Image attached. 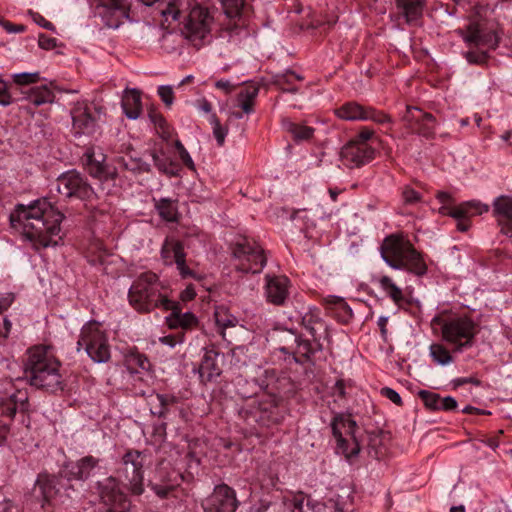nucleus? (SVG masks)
I'll list each match as a JSON object with an SVG mask.
<instances>
[{"label": "nucleus", "mask_w": 512, "mask_h": 512, "mask_svg": "<svg viewBox=\"0 0 512 512\" xmlns=\"http://www.w3.org/2000/svg\"><path fill=\"white\" fill-rule=\"evenodd\" d=\"M64 214L46 199H37L29 205L18 204L10 214L11 226L22 229V233L35 249L56 246L54 237L60 233Z\"/></svg>", "instance_id": "f257e3e1"}, {"label": "nucleus", "mask_w": 512, "mask_h": 512, "mask_svg": "<svg viewBox=\"0 0 512 512\" xmlns=\"http://www.w3.org/2000/svg\"><path fill=\"white\" fill-rule=\"evenodd\" d=\"M148 460L146 451L128 450L117 468V478L108 477L98 482L99 496L108 512H130V502L119 487V480L134 495L144 492L143 468Z\"/></svg>", "instance_id": "f03ea898"}, {"label": "nucleus", "mask_w": 512, "mask_h": 512, "mask_svg": "<svg viewBox=\"0 0 512 512\" xmlns=\"http://www.w3.org/2000/svg\"><path fill=\"white\" fill-rule=\"evenodd\" d=\"M24 362V373L29 384L48 392L64 389V380L60 373L61 363L55 357L49 345H36L28 349Z\"/></svg>", "instance_id": "7ed1b4c3"}, {"label": "nucleus", "mask_w": 512, "mask_h": 512, "mask_svg": "<svg viewBox=\"0 0 512 512\" xmlns=\"http://www.w3.org/2000/svg\"><path fill=\"white\" fill-rule=\"evenodd\" d=\"M128 300L141 313H150L155 309L169 311L172 307L168 287L151 271L141 273L133 281L128 291Z\"/></svg>", "instance_id": "20e7f679"}, {"label": "nucleus", "mask_w": 512, "mask_h": 512, "mask_svg": "<svg viewBox=\"0 0 512 512\" xmlns=\"http://www.w3.org/2000/svg\"><path fill=\"white\" fill-rule=\"evenodd\" d=\"M382 259L393 269L407 270L417 276L427 272V265L412 243L401 235L387 236L380 247Z\"/></svg>", "instance_id": "39448f33"}, {"label": "nucleus", "mask_w": 512, "mask_h": 512, "mask_svg": "<svg viewBox=\"0 0 512 512\" xmlns=\"http://www.w3.org/2000/svg\"><path fill=\"white\" fill-rule=\"evenodd\" d=\"M441 325L443 339L454 346V352H462L474 344L478 325L469 317H450L445 320L435 319Z\"/></svg>", "instance_id": "423d86ee"}, {"label": "nucleus", "mask_w": 512, "mask_h": 512, "mask_svg": "<svg viewBox=\"0 0 512 512\" xmlns=\"http://www.w3.org/2000/svg\"><path fill=\"white\" fill-rule=\"evenodd\" d=\"M356 428L355 420L344 414H336L331 422L332 434L337 442L336 453L343 455L350 463L361 449Z\"/></svg>", "instance_id": "0eeeda50"}, {"label": "nucleus", "mask_w": 512, "mask_h": 512, "mask_svg": "<svg viewBox=\"0 0 512 512\" xmlns=\"http://www.w3.org/2000/svg\"><path fill=\"white\" fill-rule=\"evenodd\" d=\"M80 348H84L95 363H106L111 357L107 336L96 322L82 327L77 341V350Z\"/></svg>", "instance_id": "6e6552de"}, {"label": "nucleus", "mask_w": 512, "mask_h": 512, "mask_svg": "<svg viewBox=\"0 0 512 512\" xmlns=\"http://www.w3.org/2000/svg\"><path fill=\"white\" fill-rule=\"evenodd\" d=\"M231 249L238 271L260 273L266 265L267 258L264 250L253 240L244 237L233 244Z\"/></svg>", "instance_id": "1a4fd4ad"}, {"label": "nucleus", "mask_w": 512, "mask_h": 512, "mask_svg": "<svg viewBox=\"0 0 512 512\" xmlns=\"http://www.w3.org/2000/svg\"><path fill=\"white\" fill-rule=\"evenodd\" d=\"M57 191L66 198H77L92 202L97 195L87 179L78 171L70 170L62 173L56 180Z\"/></svg>", "instance_id": "9d476101"}, {"label": "nucleus", "mask_w": 512, "mask_h": 512, "mask_svg": "<svg viewBox=\"0 0 512 512\" xmlns=\"http://www.w3.org/2000/svg\"><path fill=\"white\" fill-rule=\"evenodd\" d=\"M402 121L405 123V127L413 134L426 139H433L435 137V117L431 113L422 111L419 107L407 106L402 116Z\"/></svg>", "instance_id": "9b49d317"}, {"label": "nucleus", "mask_w": 512, "mask_h": 512, "mask_svg": "<svg viewBox=\"0 0 512 512\" xmlns=\"http://www.w3.org/2000/svg\"><path fill=\"white\" fill-rule=\"evenodd\" d=\"M211 16L207 8L195 5L191 8L184 25L186 38L198 45L209 33Z\"/></svg>", "instance_id": "f8f14e48"}, {"label": "nucleus", "mask_w": 512, "mask_h": 512, "mask_svg": "<svg viewBox=\"0 0 512 512\" xmlns=\"http://www.w3.org/2000/svg\"><path fill=\"white\" fill-rule=\"evenodd\" d=\"M238 500L234 489L226 484L217 485L202 503L205 512H235Z\"/></svg>", "instance_id": "ddd939ff"}, {"label": "nucleus", "mask_w": 512, "mask_h": 512, "mask_svg": "<svg viewBox=\"0 0 512 512\" xmlns=\"http://www.w3.org/2000/svg\"><path fill=\"white\" fill-rule=\"evenodd\" d=\"M161 257L165 265L176 264L182 278H198L196 273L186 265V253L182 242L167 239L162 245Z\"/></svg>", "instance_id": "4468645a"}, {"label": "nucleus", "mask_w": 512, "mask_h": 512, "mask_svg": "<svg viewBox=\"0 0 512 512\" xmlns=\"http://www.w3.org/2000/svg\"><path fill=\"white\" fill-rule=\"evenodd\" d=\"M99 114L100 109L91 107L85 102H77L71 110L75 134H92L95 131Z\"/></svg>", "instance_id": "2eb2a0df"}, {"label": "nucleus", "mask_w": 512, "mask_h": 512, "mask_svg": "<svg viewBox=\"0 0 512 512\" xmlns=\"http://www.w3.org/2000/svg\"><path fill=\"white\" fill-rule=\"evenodd\" d=\"M375 150L369 144L349 141L340 151V158L348 168H359L373 160Z\"/></svg>", "instance_id": "dca6fc26"}, {"label": "nucleus", "mask_w": 512, "mask_h": 512, "mask_svg": "<svg viewBox=\"0 0 512 512\" xmlns=\"http://www.w3.org/2000/svg\"><path fill=\"white\" fill-rule=\"evenodd\" d=\"M64 486V479L60 476L48 473H40L35 481L32 494L44 508L50 504L52 499L59 493Z\"/></svg>", "instance_id": "f3484780"}, {"label": "nucleus", "mask_w": 512, "mask_h": 512, "mask_svg": "<svg viewBox=\"0 0 512 512\" xmlns=\"http://www.w3.org/2000/svg\"><path fill=\"white\" fill-rule=\"evenodd\" d=\"M492 216L495 218L500 232L512 237V197L501 195L492 203Z\"/></svg>", "instance_id": "a211bd4d"}, {"label": "nucleus", "mask_w": 512, "mask_h": 512, "mask_svg": "<svg viewBox=\"0 0 512 512\" xmlns=\"http://www.w3.org/2000/svg\"><path fill=\"white\" fill-rule=\"evenodd\" d=\"M97 8L106 26L110 28H118L123 19L128 17L127 0H107Z\"/></svg>", "instance_id": "6ab92c4d"}, {"label": "nucleus", "mask_w": 512, "mask_h": 512, "mask_svg": "<svg viewBox=\"0 0 512 512\" xmlns=\"http://www.w3.org/2000/svg\"><path fill=\"white\" fill-rule=\"evenodd\" d=\"M464 40L469 44L484 46L488 49H496L499 45V37L493 30H484L478 23L468 25Z\"/></svg>", "instance_id": "aec40b11"}, {"label": "nucleus", "mask_w": 512, "mask_h": 512, "mask_svg": "<svg viewBox=\"0 0 512 512\" xmlns=\"http://www.w3.org/2000/svg\"><path fill=\"white\" fill-rule=\"evenodd\" d=\"M239 414L247 425L251 427H255L256 425L269 427L271 424L277 422L272 411L266 408H261L256 405L255 402L248 404L245 408H242Z\"/></svg>", "instance_id": "412c9836"}, {"label": "nucleus", "mask_w": 512, "mask_h": 512, "mask_svg": "<svg viewBox=\"0 0 512 512\" xmlns=\"http://www.w3.org/2000/svg\"><path fill=\"white\" fill-rule=\"evenodd\" d=\"M266 297L274 305H283L288 297L289 280L284 276L266 275Z\"/></svg>", "instance_id": "4be33fe9"}, {"label": "nucleus", "mask_w": 512, "mask_h": 512, "mask_svg": "<svg viewBox=\"0 0 512 512\" xmlns=\"http://www.w3.org/2000/svg\"><path fill=\"white\" fill-rule=\"evenodd\" d=\"M218 356L219 353L214 349L205 350L198 368L199 377L202 383L212 382L220 376L221 368L217 362Z\"/></svg>", "instance_id": "5701e85b"}, {"label": "nucleus", "mask_w": 512, "mask_h": 512, "mask_svg": "<svg viewBox=\"0 0 512 512\" xmlns=\"http://www.w3.org/2000/svg\"><path fill=\"white\" fill-rule=\"evenodd\" d=\"M171 314L166 317L167 324L171 329H192L198 324L196 316L191 312H181L179 303L172 300Z\"/></svg>", "instance_id": "b1692460"}, {"label": "nucleus", "mask_w": 512, "mask_h": 512, "mask_svg": "<svg viewBox=\"0 0 512 512\" xmlns=\"http://www.w3.org/2000/svg\"><path fill=\"white\" fill-rule=\"evenodd\" d=\"M447 209L446 214L455 218L456 220H461L464 218H469L474 215H481L489 211V206L486 204H482L479 201H468L457 207L453 208H445Z\"/></svg>", "instance_id": "393cba45"}, {"label": "nucleus", "mask_w": 512, "mask_h": 512, "mask_svg": "<svg viewBox=\"0 0 512 512\" xmlns=\"http://www.w3.org/2000/svg\"><path fill=\"white\" fill-rule=\"evenodd\" d=\"M122 108L127 118L137 119L142 111L140 91L136 88L126 89L122 97Z\"/></svg>", "instance_id": "a878e982"}, {"label": "nucleus", "mask_w": 512, "mask_h": 512, "mask_svg": "<svg viewBox=\"0 0 512 512\" xmlns=\"http://www.w3.org/2000/svg\"><path fill=\"white\" fill-rule=\"evenodd\" d=\"M325 303L327 308L331 310V313L339 322L348 323L352 319V309L343 298L338 296H329L325 299Z\"/></svg>", "instance_id": "bb28decb"}, {"label": "nucleus", "mask_w": 512, "mask_h": 512, "mask_svg": "<svg viewBox=\"0 0 512 512\" xmlns=\"http://www.w3.org/2000/svg\"><path fill=\"white\" fill-rule=\"evenodd\" d=\"M99 459L91 455L79 459L70 469L73 479L85 481L92 475L93 470L98 466Z\"/></svg>", "instance_id": "cd10ccee"}, {"label": "nucleus", "mask_w": 512, "mask_h": 512, "mask_svg": "<svg viewBox=\"0 0 512 512\" xmlns=\"http://www.w3.org/2000/svg\"><path fill=\"white\" fill-rule=\"evenodd\" d=\"M395 3L406 22L413 23L422 16L425 0H395Z\"/></svg>", "instance_id": "c85d7f7f"}, {"label": "nucleus", "mask_w": 512, "mask_h": 512, "mask_svg": "<svg viewBox=\"0 0 512 512\" xmlns=\"http://www.w3.org/2000/svg\"><path fill=\"white\" fill-rule=\"evenodd\" d=\"M214 317L217 328L224 340H226V330L239 325V319L225 306L216 307Z\"/></svg>", "instance_id": "c756f323"}, {"label": "nucleus", "mask_w": 512, "mask_h": 512, "mask_svg": "<svg viewBox=\"0 0 512 512\" xmlns=\"http://www.w3.org/2000/svg\"><path fill=\"white\" fill-rule=\"evenodd\" d=\"M367 107L357 102H347L335 110L338 118L346 121H365Z\"/></svg>", "instance_id": "7c9ffc66"}, {"label": "nucleus", "mask_w": 512, "mask_h": 512, "mask_svg": "<svg viewBox=\"0 0 512 512\" xmlns=\"http://www.w3.org/2000/svg\"><path fill=\"white\" fill-rule=\"evenodd\" d=\"M384 438L385 434L382 431H370L367 433V451L371 457L380 459L385 455L386 446Z\"/></svg>", "instance_id": "2f4dec72"}, {"label": "nucleus", "mask_w": 512, "mask_h": 512, "mask_svg": "<svg viewBox=\"0 0 512 512\" xmlns=\"http://www.w3.org/2000/svg\"><path fill=\"white\" fill-rule=\"evenodd\" d=\"M25 94L27 101L36 107L52 103L55 97L54 93L46 85L30 88Z\"/></svg>", "instance_id": "473e14b6"}, {"label": "nucleus", "mask_w": 512, "mask_h": 512, "mask_svg": "<svg viewBox=\"0 0 512 512\" xmlns=\"http://www.w3.org/2000/svg\"><path fill=\"white\" fill-rule=\"evenodd\" d=\"M116 164L118 168L132 172L134 175L149 173L151 171L150 164L140 158L118 157Z\"/></svg>", "instance_id": "72a5a7b5"}, {"label": "nucleus", "mask_w": 512, "mask_h": 512, "mask_svg": "<svg viewBox=\"0 0 512 512\" xmlns=\"http://www.w3.org/2000/svg\"><path fill=\"white\" fill-rule=\"evenodd\" d=\"M282 126L296 142L309 140L314 134V128L294 123L288 119L283 120Z\"/></svg>", "instance_id": "f704fd0d"}, {"label": "nucleus", "mask_w": 512, "mask_h": 512, "mask_svg": "<svg viewBox=\"0 0 512 512\" xmlns=\"http://www.w3.org/2000/svg\"><path fill=\"white\" fill-rule=\"evenodd\" d=\"M259 93V88L255 85H248L237 95V101L243 112L250 114L253 112L254 101Z\"/></svg>", "instance_id": "c9c22d12"}, {"label": "nucleus", "mask_w": 512, "mask_h": 512, "mask_svg": "<svg viewBox=\"0 0 512 512\" xmlns=\"http://www.w3.org/2000/svg\"><path fill=\"white\" fill-rule=\"evenodd\" d=\"M321 347L317 339L314 345L309 340H299L295 352L298 357L295 356V361L298 363L308 361L315 352L321 350Z\"/></svg>", "instance_id": "e433bc0d"}, {"label": "nucleus", "mask_w": 512, "mask_h": 512, "mask_svg": "<svg viewBox=\"0 0 512 512\" xmlns=\"http://www.w3.org/2000/svg\"><path fill=\"white\" fill-rule=\"evenodd\" d=\"M381 289L392 299V301L400 306L404 302L402 290L388 276H382L379 279Z\"/></svg>", "instance_id": "4c0bfd02"}, {"label": "nucleus", "mask_w": 512, "mask_h": 512, "mask_svg": "<svg viewBox=\"0 0 512 512\" xmlns=\"http://www.w3.org/2000/svg\"><path fill=\"white\" fill-rule=\"evenodd\" d=\"M292 512H326V505L321 502L298 496L293 499Z\"/></svg>", "instance_id": "58836bf2"}, {"label": "nucleus", "mask_w": 512, "mask_h": 512, "mask_svg": "<svg viewBox=\"0 0 512 512\" xmlns=\"http://www.w3.org/2000/svg\"><path fill=\"white\" fill-rule=\"evenodd\" d=\"M159 215L166 221H176L177 208L174 202L168 198H161L155 203Z\"/></svg>", "instance_id": "ea45409f"}, {"label": "nucleus", "mask_w": 512, "mask_h": 512, "mask_svg": "<svg viewBox=\"0 0 512 512\" xmlns=\"http://www.w3.org/2000/svg\"><path fill=\"white\" fill-rule=\"evenodd\" d=\"M84 161L86 165V169L89 174L95 178H101L104 174L105 167L101 160L95 158V154L93 151H86L84 154Z\"/></svg>", "instance_id": "a19ab883"}, {"label": "nucleus", "mask_w": 512, "mask_h": 512, "mask_svg": "<svg viewBox=\"0 0 512 512\" xmlns=\"http://www.w3.org/2000/svg\"><path fill=\"white\" fill-rule=\"evenodd\" d=\"M430 355L433 361L439 365H447L453 361L449 350L442 344L434 343L430 346Z\"/></svg>", "instance_id": "79ce46f5"}, {"label": "nucleus", "mask_w": 512, "mask_h": 512, "mask_svg": "<svg viewBox=\"0 0 512 512\" xmlns=\"http://www.w3.org/2000/svg\"><path fill=\"white\" fill-rule=\"evenodd\" d=\"M156 398L159 402V408L157 410H151L153 415H157L160 418H165L169 411V406L176 404L178 398L171 394H156Z\"/></svg>", "instance_id": "37998d69"}, {"label": "nucleus", "mask_w": 512, "mask_h": 512, "mask_svg": "<svg viewBox=\"0 0 512 512\" xmlns=\"http://www.w3.org/2000/svg\"><path fill=\"white\" fill-rule=\"evenodd\" d=\"M225 15L230 19L240 17L244 6L243 0H220Z\"/></svg>", "instance_id": "c03bdc74"}, {"label": "nucleus", "mask_w": 512, "mask_h": 512, "mask_svg": "<svg viewBox=\"0 0 512 512\" xmlns=\"http://www.w3.org/2000/svg\"><path fill=\"white\" fill-rule=\"evenodd\" d=\"M126 362L128 365V368H133L135 366L139 367L141 370L149 371L151 368V363L148 360V358L141 353H131L127 356Z\"/></svg>", "instance_id": "a18cd8bd"}, {"label": "nucleus", "mask_w": 512, "mask_h": 512, "mask_svg": "<svg viewBox=\"0 0 512 512\" xmlns=\"http://www.w3.org/2000/svg\"><path fill=\"white\" fill-rule=\"evenodd\" d=\"M209 122L213 126V135L219 146H222L225 142L228 129L220 124V121L216 114L212 113L209 117Z\"/></svg>", "instance_id": "49530a36"}, {"label": "nucleus", "mask_w": 512, "mask_h": 512, "mask_svg": "<svg viewBox=\"0 0 512 512\" xmlns=\"http://www.w3.org/2000/svg\"><path fill=\"white\" fill-rule=\"evenodd\" d=\"M418 396L423 401L424 405L431 410H439L440 395L428 390H420Z\"/></svg>", "instance_id": "de8ad7c7"}, {"label": "nucleus", "mask_w": 512, "mask_h": 512, "mask_svg": "<svg viewBox=\"0 0 512 512\" xmlns=\"http://www.w3.org/2000/svg\"><path fill=\"white\" fill-rule=\"evenodd\" d=\"M292 78L302 81L303 77L291 70L286 71L285 73L276 74L273 77V83L278 86L280 89L282 87H286V85H290L292 83Z\"/></svg>", "instance_id": "09e8293b"}, {"label": "nucleus", "mask_w": 512, "mask_h": 512, "mask_svg": "<svg viewBox=\"0 0 512 512\" xmlns=\"http://www.w3.org/2000/svg\"><path fill=\"white\" fill-rule=\"evenodd\" d=\"M302 323L304 327L309 331L314 341H316V328L315 325L323 326L322 320L318 314H314L313 312H309L304 315L302 319Z\"/></svg>", "instance_id": "8fccbe9b"}, {"label": "nucleus", "mask_w": 512, "mask_h": 512, "mask_svg": "<svg viewBox=\"0 0 512 512\" xmlns=\"http://www.w3.org/2000/svg\"><path fill=\"white\" fill-rule=\"evenodd\" d=\"M40 80V74L39 72H23V73H17L13 75V81L14 83L18 85H29L33 83H37Z\"/></svg>", "instance_id": "3c124183"}, {"label": "nucleus", "mask_w": 512, "mask_h": 512, "mask_svg": "<svg viewBox=\"0 0 512 512\" xmlns=\"http://www.w3.org/2000/svg\"><path fill=\"white\" fill-rule=\"evenodd\" d=\"M366 120H371L379 124L392 122V119L388 114L382 111H377L376 109L371 107H367L365 121Z\"/></svg>", "instance_id": "603ef678"}, {"label": "nucleus", "mask_w": 512, "mask_h": 512, "mask_svg": "<svg viewBox=\"0 0 512 512\" xmlns=\"http://www.w3.org/2000/svg\"><path fill=\"white\" fill-rule=\"evenodd\" d=\"M489 55L486 51H468L465 54V58L470 64L483 65L487 62Z\"/></svg>", "instance_id": "864d4df0"}, {"label": "nucleus", "mask_w": 512, "mask_h": 512, "mask_svg": "<svg viewBox=\"0 0 512 512\" xmlns=\"http://www.w3.org/2000/svg\"><path fill=\"white\" fill-rule=\"evenodd\" d=\"M158 95L163 101V103L170 107L174 101V93L171 86L162 85L158 87Z\"/></svg>", "instance_id": "5fc2aeb1"}, {"label": "nucleus", "mask_w": 512, "mask_h": 512, "mask_svg": "<svg viewBox=\"0 0 512 512\" xmlns=\"http://www.w3.org/2000/svg\"><path fill=\"white\" fill-rule=\"evenodd\" d=\"M148 486L154 491V493L159 496L161 499H165L168 497L170 492L173 490V486L171 485H160L156 483L149 482Z\"/></svg>", "instance_id": "6e6d98bb"}, {"label": "nucleus", "mask_w": 512, "mask_h": 512, "mask_svg": "<svg viewBox=\"0 0 512 512\" xmlns=\"http://www.w3.org/2000/svg\"><path fill=\"white\" fill-rule=\"evenodd\" d=\"M14 98L8 92L7 84L0 78V104L3 106H8L12 104Z\"/></svg>", "instance_id": "4d7b16f0"}, {"label": "nucleus", "mask_w": 512, "mask_h": 512, "mask_svg": "<svg viewBox=\"0 0 512 512\" xmlns=\"http://www.w3.org/2000/svg\"><path fill=\"white\" fill-rule=\"evenodd\" d=\"M0 26L7 33H22L26 30V26L22 24H14L2 18H0Z\"/></svg>", "instance_id": "13d9d810"}, {"label": "nucleus", "mask_w": 512, "mask_h": 512, "mask_svg": "<svg viewBox=\"0 0 512 512\" xmlns=\"http://www.w3.org/2000/svg\"><path fill=\"white\" fill-rule=\"evenodd\" d=\"M148 117L152 123L157 125L159 128H164L167 126V122L155 108L151 107L148 109Z\"/></svg>", "instance_id": "bf43d9fd"}, {"label": "nucleus", "mask_w": 512, "mask_h": 512, "mask_svg": "<svg viewBox=\"0 0 512 512\" xmlns=\"http://www.w3.org/2000/svg\"><path fill=\"white\" fill-rule=\"evenodd\" d=\"M406 204H414L420 201L421 195L414 189L406 187L402 193Z\"/></svg>", "instance_id": "052dcab7"}, {"label": "nucleus", "mask_w": 512, "mask_h": 512, "mask_svg": "<svg viewBox=\"0 0 512 512\" xmlns=\"http://www.w3.org/2000/svg\"><path fill=\"white\" fill-rule=\"evenodd\" d=\"M381 394L384 397H386L387 399H389L390 401H392L394 404H396L398 406H402V404H403L402 398L400 397L399 393L397 391H395L394 389L389 388V387H384L381 389Z\"/></svg>", "instance_id": "680f3d73"}, {"label": "nucleus", "mask_w": 512, "mask_h": 512, "mask_svg": "<svg viewBox=\"0 0 512 512\" xmlns=\"http://www.w3.org/2000/svg\"><path fill=\"white\" fill-rule=\"evenodd\" d=\"M457 408V401L451 397H440V407L439 410L443 411H452Z\"/></svg>", "instance_id": "e2e57ef3"}, {"label": "nucleus", "mask_w": 512, "mask_h": 512, "mask_svg": "<svg viewBox=\"0 0 512 512\" xmlns=\"http://www.w3.org/2000/svg\"><path fill=\"white\" fill-rule=\"evenodd\" d=\"M38 45L45 50H51L56 46V39L41 34L38 39Z\"/></svg>", "instance_id": "0e129e2a"}, {"label": "nucleus", "mask_w": 512, "mask_h": 512, "mask_svg": "<svg viewBox=\"0 0 512 512\" xmlns=\"http://www.w3.org/2000/svg\"><path fill=\"white\" fill-rule=\"evenodd\" d=\"M161 14L164 17L171 16L173 20H177L180 14V10L172 2H169L166 8L161 9Z\"/></svg>", "instance_id": "69168bd1"}, {"label": "nucleus", "mask_w": 512, "mask_h": 512, "mask_svg": "<svg viewBox=\"0 0 512 512\" xmlns=\"http://www.w3.org/2000/svg\"><path fill=\"white\" fill-rule=\"evenodd\" d=\"M154 165L157 167V169L162 171H167V165L171 162L168 159L161 158L155 151L151 153Z\"/></svg>", "instance_id": "338daca9"}, {"label": "nucleus", "mask_w": 512, "mask_h": 512, "mask_svg": "<svg viewBox=\"0 0 512 512\" xmlns=\"http://www.w3.org/2000/svg\"><path fill=\"white\" fill-rule=\"evenodd\" d=\"M373 133L374 132L372 130L364 128L363 130H361L359 132V134L356 136V138L352 139L351 141L357 142V143L368 144L367 141L369 139H371V137L373 136Z\"/></svg>", "instance_id": "774afa93"}]
</instances>
